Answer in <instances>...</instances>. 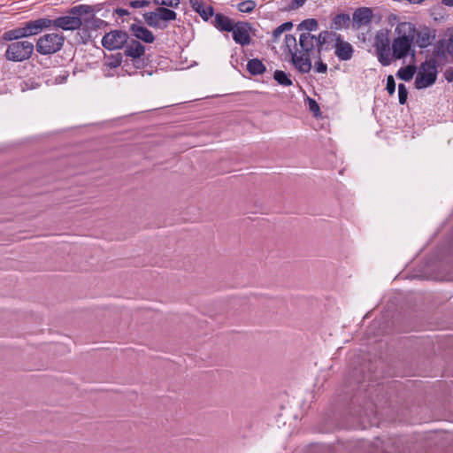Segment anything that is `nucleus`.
<instances>
[{"mask_svg":"<svg viewBox=\"0 0 453 453\" xmlns=\"http://www.w3.org/2000/svg\"><path fill=\"white\" fill-rule=\"evenodd\" d=\"M274 80L282 86H290L292 85V81L287 73L283 71L277 70L273 74Z\"/></svg>","mask_w":453,"mask_h":453,"instance_id":"nucleus-25","label":"nucleus"},{"mask_svg":"<svg viewBox=\"0 0 453 453\" xmlns=\"http://www.w3.org/2000/svg\"><path fill=\"white\" fill-rule=\"evenodd\" d=\"M437 65L434 60L429 59L422 63L415 78V88L422 89L434 84L437 79Z\"/></svg>","mask_w":453,"mask_h":453,"instance_id":"nucleus-7","label":"nucleus"},{"mask_svg":"<svg viewBox=\"0 0 453 453\" xmlns=\"http://www.w3.org/2000/svg\"><path fill=\"white\" fill-rule=\"evenodd\" d=\"M116 12L119 16H125L129 14V12L125 9H118Z\"/></svg>","mask_w":453,"mask_h":453,"instance_id":"nucleus-38","label":"nucleus"},{"mask_svg":"<svg viewBox=\"0 0 453 453\" xmlns=\"http://www.w3.org/2000/svg\"><path fill=\"white\" fill-rule=\"evenodd\" d=\"M434 39V35L431 33V31L425 27L420 30H417L415 28V42L419 48H426L429 46L433 40Z\"/></svg>","mask_w":453,"mask_h":453,"instance_id":"nucleus-16","label":"nucleus"},{"mask_svg":"<svg viewBox=\"0 0 453 453\" xmlns=\"http://www.w3.org/2000/svg\"><path fill=\"white\" fill-rule=\"evenodd\" d=\"M306 1L307 0H292L291 4H289V9L296 10L303 6Z\"/></svg>","mask_w":453,"mask_h":453,"instance_id":"nucleus-33","label":"nucleus"},{"mask_svg":"<svg viewBox=\"0 0 453 453\" xmlns=\"http://www.w3.org/2000/svg\"><path fill=\"white\" fill-rule=\"evenodd\" d=\"M314 60V68L317 73H325L327 71V65L324 64L321 61V58L319 59H313Z\"/></svg>","mask_w":453,"mask_h":453,"instance_id":"nucleus-30","label":"nucleus"},{"mask_svg":"<svg viewBox=\"0 0 453 453\" xmlns=\"http://www.w3.org/2000/svg\"><path fill=\"white\" fill-rule=\"evenodd\" d=\"M390 31L388 29H380L374 37L373 46L379 62L384 65H389L392 63Z\"/></svg>","mask_w":453,"mask_h":453,"instance_id":"nucleus-4","label":"nucleus"},{"mask_svg":"<svg viewBox=\"0 0 453 453\" xmlns=\"http://www.w3.org/2000/svg\"><path fill=\"white\" fill-rule=\"evenodd\" d=\"M310 106H311V111H315V109L319 110V106H318L317 103L314 100L311 101Z\"/></svg>","mask_w":453,"mask_h":453,"instance_id":"nucleus-39","label":"nucleus"},{"mask_svg":"<svg viewBox=\"0 0 453 453\" xmlns=\"http://www.w3.org/2000/svg\"><path fill=\"white\" fill-rule=\"evenodd\" d=\"M330 33L322 31L318 36L311 34H300L299 47L292 35L285 36V45L292 56V63L301 73L310 72L312 59H319L323 44L326 43Z\"/></svg>","mask_w":453,"mask_h":453,"instance_id":"nucleus-1","label":"nucleus"},{"mask_svg":"<svg viewBox=\"0 0 453 453\" xmlns=\"http://www.w3.org/2000/svg\"><path fill=\"white\" fill-rule=\"evenodd\" d=\"M150 4L148 0H134L129 3V5L134 9H140L149 6Z\"/></svg>","mask_w":453,"mask_h":453,"instance_id":"nucleus-31","label":"nucleus"},{"mask_svg":"<svg viewBox=\"0 0 453 453\" xmlns=\"http://www.w3.org/2000/svg\"><path fill=\"white\" fill-rule=\"evenodd\" d=\"M257 4L253 0H245L237 4V9L239 12L243 13H250L256 8Z\"/></svg>","mask_w":453,"mask_h":453,"instance_id":"nucleus-24","label":"nucleus"},{"mask_svg":"<svg viewBox=\"0 0 453 453\" xmlns=\"http://www.w3.org/2000/svg\"><path fill=\"white\" fill-rule=\"evenodd\" d=\"M189 4L205 21L213 16V8L203 0H189Z\"/></svg>","mask_w":453,"mask_h":453,"instance_id":"nucleus-13","label":"nucleus"},{"mask_svg":"<svg viewBox=\"0 0 453 453\" xmlns=\"http://www.w3.org/2000/svg\"><path fill=\"white\" fill-rule=\"evenodd\" d=\"M251 27L247 22L235 23L233 33L234 41L242 46L249 45L251 42L250 37Z\"/></svg>","mask_w":453,"mask_h":453,"instance_id":"nucleus-10","label":"nucleus"},{"mask_svg":"<svg viewBox=\"0 0 453 453\" xmlns=\"http://www.w3.org/2000/svg\"><path fill=\"white\" fill-rule=\"evenodd\" d=\"M446 50L453 56V37H451L447 42Z\"/></svg>","mask_w":453,"mask_h":453,"instance_id":"nucleus-35","label":"nucleus"},{"mask_svg":"<svg viewBox=\"0 0 453 453\" xmlns=\"http://www.w3.org/2000/svg\"><path fill=\"white\" fill-rule=\"evenodd\" d=\"M22 38L32 36V34L29 32L28 26L25 23L22 27H19Z\"/></svg>","mask_w":453,"mask_h":453,"instance_id":"nucleus-34","label":"nucleus"},{"mask_svg":"<svg viewBox=\"0 0 453 453\" xmlns=\"http://www.w3.org/2000/svg\"><path fill=\"white\" fill-rule=\"evenodd\" d=\"M247 69L251 74L257 75L263 73L265 71V66L262 61L254 58L248 62Z\"/></svg>","mask_w":453,"mask_h":453,"instance_id":"nucleus-21","label":"nucleus"},{"mask_svg":"<svg viewBox=\"0 0 453 453\" xmlns=\"http://www.w3.org/2000/svg\"><path fill=\"white\" fill-rule=\"evenodd\" d=\"M122 58L121 53L105 55L103 68L104 75L107 77L112 76L111 70L119 67L122 63Z\"/></svg>","mask_w":453,"mask_h":453,"instance_id":"nucleus-15","label":"nucleus"},{"mask_svg":"<svg viewBox=\"0 0 453 453\" xmlns=\"http://www.w3.org/2000/svg\"><path fill=\"white\" fill-rule=\"evenodd\" d=\"M35 46L28 41H17L10 43L4 53L7 60L22 62L31 58Z\"/></svg>","mask_w":453,"mask_h":453,"instance_id":"nucleus-8","label":"nucleus"},{"mask_svg":"<svg viewBox=\"0 0 453 453\" xmlns=\"http://www.w3.org/2000/svg\"><path fill=\"white\" fill-rule=\"evenodd\" d=\"M416 69L413 65H407L405 67H402L397 72V76L405 81H411L414 74H415Z\"/></svg>","mask_w":453,"mask_h":453,"instance_id":"nucleus-22","label":"nucleus"},{"mask_svg":"<svg viewBox=\"0 0 453 453\" xmlns=\"http://www.w3.org/2000/svg\"><path fill=\"white\" fill-rule=\"evenodd\" d=\"M65 36L60 33H48L36 42V50L42 55H51L59 51L64 45Z\"/></svg>","mask_w":453,"mask_h":453,"instance_id":"nucleus-6","label":"nucleus"},{"mask_svg":"<svg viewBox=\"0 0 453 453\" xmlns=\"http://www.w3.org/2000/svg\"><path fill=\"white\" fill-rule=\"evenodd\" d=\"M354 49L353 46L343 41L340 35L335 39L334 44V54L335 56L342 61L349 60L353 57Z\"/></svg>","mask_w":453,"mask_h":453,"instance_id":"nucleus-11","label":"nucleus"},{"mask_svg":"<svg viewBox=\"0 0 453 453\" xmlns=\"http://www.w3.org/2000/svg\"><path fill=\"white\" fill-rule=\"evenodd\" d=\"M408 91L404 84L398 85L399 103L404 104L407 101Z\"/></svg>","mask_w":453,"mask_h":453,"instance_id":"nucleus-29","label":"nucleus"},{"mask_svg":"<svg viewBox=\"0 0 453 453\" xmlns=\"http://www.w3.org/2000/svg\"><path fill=\"white\" fill-rule=\"evenodd\" d=\"M234 25L235 23H234L233 19L229 17L222 13L215 14L213 26L217 29L225 32H231L234 29Z\"/></svg>","mask_w":453,"mask_h":453,"instance_id":"nucleus-17","label":"nucleus"},{"mask_svg":"<svg viewBox=\"0 0 453 453\" xmlns=\"http://www.w3.org/2000/svg\"><path fill=\"white\" fill-rule=\"evenodd\" d=\"M88 6H75L70 10L69 15L61 16L55 19H51V26L62 30H76L82 25V21L80 17L81 13L88 12Z\"/></svg>","mask_w":453,"mask_h":453,"instance_id":"nucleus-5","label":"nucleus"},{"mask_svg":"<svg viewBox=\"0 0 453 453\" xmlns=\"http://www.w3.org/2000/svg\"><path fill=\"white\" fill-rule=\"evenodd\" d=\"M386 89L388 90L389 95H393L395 91V81L392 75H388L387 78Z\"/></svg>","mask_w":453,"mask_h":453,"instance_id":"nucleus-32","label":"nucleus"},{"mask_svg":"<svg viewBox=\"0 0 453 453\" xmlns=\"http://www.w3.org/2000/svg\"><path fill=\"white\" fill-rule=\"evenodd\" d=\"M297 29L300 34H311L312 31L319 29V24L315 19H307L298 25Z\"/></svg>","mask_w":453,"mask_h":453,"instance_id":"nucleus-20","label":"nucleus"},{"mask_svg":"<svg viewBox=\"0 0 453 453\" xmlns=\"http://www.w3.org/2000/svg\"><path fill=\"white\" fill-rule=\"evenodd\" d=\"M128 35L121 30H113L105 34L102 39L103 46L109 50H114L121 49L127 42Z\"/></svg>","mask_w":453,"mask_h":453,"instance_id":"nucleus-9","label":"nucleus"},{"mask_svg":"<svg viewBox=\"0 0 453 453\" xmlns=\"http://www.w3.org/2000/svg\"><path fill=\"white\" fill-rule=\"evenodd\" d=\"M130 31L135 38L146 43H152L155 41L153 33L140 22L137 24H132L130 26Z\"/></svg>","mask_w":453,"mask_h":453,"instance_id":"nucleus-12","label":"nucleus"},{"mask_svg":"<svg viewBox=\"0 0 453 453\" xmlns=\"http://www.w3.org/2000/svg\"><path fill=\"white\" fill-rule=\"evenodd\" d=\"M442 4L446 6H453V0H442Z\"/></svg>","mask_w":453,"mask_h":453,"instance_id":"nucleus-40","label":"nucleus"},{"mask_svg":"<svg viewBox=\"0 0 453 453\" xmlns=\"http://www.w3.org/2000/svg\"><path fill=\"white\" fill-rule=\"evenodd\" d=\"M32 35H38L42 29L51 27V19L42 18L26 22Z\"/></svg>","mask_w":453,"mask_h":453,"instance_id":"nucleus-18","label":"nucleus"},{"mask_svg":"<svg viewBox=\"0 0 453 453\" xmlns=\"http://www.w3.org/2000/svg\"><path fill=\"white\" fill-rule=\"evenodd\" d=\"M395 37L391 42L392 62L403 59L408 56L414 57L413 42L415 38V25L411 22H398L395 28Z\"/></svg>","mask_w":453,"mask_h":453,"instance_id":"nucleus-2","label":"nucleus"},{"mask_svg":"<svg viewBox=\"0 0 453 453\" xmlns=\"http://www.w3.org/2000/svg\"><path fill=\"white\" fill-rule=\"evenodd\" d=\"M293 25L291 22H286L276 27L273 32V36L274 38V41H276L278 38L280 37V35L292 28Z\"/></svg>","mask_w":453,"mask_h":453,"instance_id":"nucleus-27","label":"nucleus"},{"mask_svg":"<svg viewBox=\"0 0 453 453\" xmlns=\"http://www.w3.org/2000/svg\"><path fill=\"white\" fill-rule=\"evenodd\" d=\"M153 2L157 7L165 8H178L180 4V0H153Z\"/></svg>","mask_w":453,"mask_h":453,"instance_id":"nucleus-28","label":"nucleus"},{"mask_svg":"<svg viewBox=\"0 0 453 453\" xmlns=\"http://www.w3.org/2000/svg\"><path fill=\"white\" fill-rule=\"evenodd\" d=\"M398 21V17L395 14H391L388 16V23L393 26L395 22Z\"/></svg>","mask_w":453,"mask_h":453,"instance_id":"nucleus-37","label":"nucleus"},{"mask_svg":"<svg viewBox=\"0 0 453 453\" xmlns=\"http://www.w3.org/2000/svg\"><path fill=\"white\" fill-rule=\"evenodd\" d=\"M2 38L4 41L7 42L21 39L22 35L19 27L4 32L2 35Z\"/></svg>","mask_w":453,"mask_h":453,"instance_id":"nucleus-26","label":"nucleus"},{"mask_svg":"<svg viewBox=\"0 0 453 453\" xmlns=\"http://www.w3.org/2000/svg\"><path fill=\"white\" fill-rule=\"evenodd\" d=\"M349 22V17L347 14H339L334 17L332 22V28L341 29L343 27L348 26Z\"/></svg>","mask_w":453,"mask_h":453,"instance_id":"nucleus-23","label":"nucleus"},{"mask_svg":"<svg viewBox=\"0 0 453 453\" xmlns=\"http://www.w3.org/2000/svg\"><path fill=\"white\" fill-rule=\"evenodd\" d=\"M372 17V12L369 8L357 9L353 14V23L357 28L367 26Z\"/></svg>","mask_w":453,"mask_h":453,"instance_id":"nucleus-14","label":"nucleus"},{"mask_svg":"<svg viewBox=\"0 0 453 453\" xmlns=\"http://www.w3.org/2000/svg\"><path fill=\"white\" fill-rule=\"evenodd\" d=\"M142 17L149 27L164 30L168 27L169 22L177 19V13L169 8L157 7L152 12H145Z\"/></svg>","mask_w":453,"mask_h":453,"instance_id":"nucleus-3","label":"nucleus"},{"mask_svg":"<svg viewBox=\"0 0 453 453\" xmlns=\"http://www.w3.org/2000/svg\"><path fill=\"white\" fill-rule=\"evenodd\" d=\"M445 75H446V79L449 81H453V68H449L446 71L445 73Z\"/></svg>","mask_w":453,"mask_h":453,"instance_id":"nucleus-36","label":"nucleus"},{"mask_svg":"<svg viewBox=\"0 0 453 453\" xmlns=\"http://www.w3.org/2000/svg\"><path fill=\"white\" fill-rule=\"evenodd\" d=\"M145 52V47L139 42L133 40L126 47L125 53L127 56L137 58L142 57Z\"/></svg>","mask_w":453,"mask_h":453,"instance_id":"nucleus-19","label":"nucleus"}]
</instances>
